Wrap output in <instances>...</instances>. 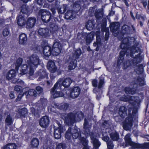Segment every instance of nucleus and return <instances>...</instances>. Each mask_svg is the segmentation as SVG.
I'll list each match as a JSON object with an SVG mask.
<instances>
[{"instance_id":"9","label":"nucleus","mask_w":149,"mask_h":149,"mask_svg":"<svg viewBox=\"0 0 149 149\" xmlns=\"http://www.w3.org/2000/svg\"><path fill=\"white\" fill-rule=\"evenodd\" d=\"M38 15L41 16L43 22L46 23L49 22L52 17V15L50 12L44 9H40L39 10Z\"/></svg>"},{"instance_id":"1","label":"nucleus","mask_w":149,"mask_h":149,"mask_svg":"<svg viewBox=\"0 0 149 149\" xmlns=\"http://www.w3.org/2000/svg\"><path fill=\"white\" fill-rule=\"evenodd\" d=\"M121 101L128 102L130 105L127 106V116L122 122V126L125 130H129L132 127L134 120L138 118L139 107L141 102L138 97L126 96L124 95L120 98Z\"/></svg>"},{"instance_id":"60","label":"nucleus","mask_w":149,"mask_h":149,"mask_svg":"<svg viewBox=\"0 0 149 149\" xmlns=\"http://www.w3.org/2000/svg\"><path fill=\"white\" fill-rule=\"evenodd\" d=\"M93 86L96 88L97 86V79H94L92 82Z\"/></svg>"},{"instance_id":"38","label":"nucleus","mask_w":149,"mask_h":149,"mask_svg":"<svg viewBox=\"0 0 149 149\" xmlns=\"http://www.w3.org/2000/svg\"><path fill=\"white\" fill-rule=\"evenodd\" d=\"M94 15L95 16L97 19L99 20L102 18L103 15V14L101 10H97L95 12Z\"/></svg>"},{"instance_id":"18","label":"nucleus","mask_w":149,"mask_h":149,"mask_svg":"<svg viewBox=\"0 0 149 149\" xmlns=\"http://www.w3.org/2000/svg\"><path fill=\"white\" fill-rule=\"evenodd\" d=\"M39 35L42 36V38H46L48 37L49 36V29L47 28H40L38 31Z\"/></svg>"},{"instance_id":"58","label":"nucleus","mask_w":149,"mask_h":149,"mask_svg":"<svg viewBox=\"0 0 149 149\" xmlns=\"http://www.w3.org/2000/svg\"><path fill=\"white\" fill-rule=\"evenodd\" d=\"M66 146L62 143H60L56 147V149H65Z\"/></svg>"},{"instance_id":"6","label":"nucleus","mask_w":149,"mask_h":149,"mask_svg":"<svg viewBox=\"0 0 149 149\" xmlns=\"http://www.w3.org/2000/svg\"><path fill=\"white\" fill-rule=\"evenodd\" d=\"M82 54V51L80 48H77L74 52V54H75V58H72L70 61L69 65L68 66V69L71 70L74 69L77 66V61L76 59H78L81 54Z\"/></svg>"},{"instance_id":"33","label":"nucleus","mask_w":149,"mask_h":149,"mask_svg":"<svg viewBox=\"0 0 149 149\" xmlns=\"http://www.w3.org/2000/svg\"><path fill=\"white\" fill-rule=\"evenodd\" d=\"M75 114V118L79 121H80L83 119L84 114L81 111H78L74 113Z\"/></svg>"},{"instance_id":"59","label":"nucleus","mask_w":149,"mask_h":149,"mask_svg":"<svg viewBox=\"0 0 149 149\" xmlns=\"http://www.w3.org/2000/svg\"><path fill=\"white\" fill-rule=\"evenodd\" d=\"M2 33L4 36H7L8 35L9 31L8 29H5L3 30Z\"/></svg>"},{"instance_id":"5","label":"nucleus","mask_w":149,"mask_h":149,"mask_svg":"<svg viewBox=\"0 0 149 149\" xmlns=\"http://www.w3.org/2000/svg\"><path fill=\"white\" fill-rule=\"evenodd\" d=\"M72 136L73 139H76L81 136L80 129L76 126L73 128L69 127L65 134V137L68 140H70Z\"/></svg>"},{"instance_id":"55","label":"nucleus","mask_w":149,"mask_h":149,"mask_svg":"<svg viewBox=\"0 0 149 149\" xmlns=\"http://www.w3.org/2000/svg\"><path fill=\"white\" fill-rule=\"evenodd\" d=\"M107 145L108 149H113L114 146L112 141H109L107 142Z\"/></svg>"},{"instance_id":"8","label":"nucleus","mask_w":149,"mask_h":149,"mask_svg":"<svg viewBox=\"0 0 149 149\" xmlns=\"http://www.w3.org/2000/svg\"><path fill=\"white\" fill-rule=\"evenodd\" d=\"M62 117L65 123L69 125H73L75 122V114L73 112L64 113Z\"/></svg>"},{"instance_id":"19","label":"nucleus","mask_w":149,"mask_h":149,"mask_svg":"<svg viewBox=\"0 0 149 149\" xmlns=\"http://www.w3.org/2000/svg\"><path fill=\"white\" fill-rule=\"evenodd\" d=\"M19 44L24 45L26 43L28 39L26 34L24 33H22L19 35Z\"/></svg>"},{"instance_id":"43","label":"nucleus","mask_w":149,"mask_h":149,"mask_svg":"<svg viewBox=\"0 0 149 149\" xmlns=\"http://www.w3.org/2000/svg\"><path fill=\"white\" fill-rule=\"evenodd\" d=\"M57 106V107L60 109L63 110V111H66L68 108L66 107V103L65 102L63 104H61L59 105H55Z\"/></svg>"},{"instance_id":"51","label":"nucleus","mask_w":149,"mask_h":149,"mask_svg":"<svg viewBox=\"0 0 149 149\" xmlns=\"http://www.w3.org/2000/svg\"><path fill=\"white\" fill-rule=\"evenodd\" d=\"M80 141L84 146H88V141L84 137H82Z\"/></svg>"},{"instance_id":"37","label":"nucleus","mask_w":149,"mask_h":149,"mask_svg":"<svg viewBox=\"0 0 149 149\" xmlns=\"http://www.w3.org/2000/svg\"><path fill=\"white\" fill-rule=\"evenodd\" d=\"M31 143L32 147L37 148L39 144V141L38 139L37 138H34L32 140Z\"/></svg>"},{"instance_id":"48","label":"nucleus","mask_w":149,"mask_h":149,"mask_svg":"<svg viewBox=\"0 0 149 149\" xmlns=\"http://www.w3.org/2000/svg\"><path fill=\"white\" fill-rule=\"evenodd\" d=\"M53 49L52 53L54 52L55 55L57 56L61 52V50L59 47L52 48Z\"/></svg>"},{"instance_id":"57","label":"nucleus","mask_w":149,"mask_h":149,"mask_svg":"<svg viewBox=\"0 0 149 149\" xmlns=\"http://www.w3.org/2000/svg\"><path fill=\"white\" fill-rule=\"evenodd\" d=\"M48 109L49 112L51 113H56V110L55 108L54 107L49 106L48 107Z\"/></svg>"},{"instance_id":"20","label":"nucleus","mask_w":149,"mask_h":149,"mask_svg":"<svg viewBox=\"0 0 149 149\" xmlns=\"http://www.w3.org/2000/svg\"><path fill=\"white\" fill-rule=\"evenodd\" d=\"M27 113V110L25 107L19 109L16 114V116L18 118H25Z\"/></svg>"},{"instance_id":"25","label":"nucleus","mask_w":149,"mask_h":149,"mask_svg":"<svg viewBox=\"0 0 149 149\" xmlns=\"http://www.w3.org/2000/svg\"><path fill=\"white\" fill-rule=\"evenodd\" d=\"M138 45V43H136L132 46L129 47L128 49H129L130 51V56L131 57H133L134 54L136 52H138V50L136 49Z\"/></svg>"},{"instance_id":"2","label":"nucleus","mask_w":149,"mask_h":149,"mask_svg":"<svg viewBox=\"0 0 149 149\" xmlns=\"http://www.w3.org/2000/svg\"><path fill=\"white\" fill-rule=\"evenodd\" d=\"M27 62V64H24L21 66V74L24 75L28 73L30 76H32L34 72V69L41 64V60L38 56L33 54L29 57Z\"/></svg>"},{"instance_id":"56","label":"nucleus","mask_w":149,"mask_h":149,"mask_svg":"<svg viewBox=\"0 0 149 149\" xmlns=\"http://www.w3.org/2000/svg\"><path fill=\"white\" fill-rule=\"evenodd\" d=\"M96 42L99 43H100L101 42V38L100 35V32L96 34Z\"/></svg>"},{"instance_id":"22","label":"nucleus","mask_w":149,"mask_h":149,"mask_svg":"<svg viewBox=\"0 0 149 149\" xmlns=\"http://www.w3.org/2000/svg\"><path fill=\"white\" fill-rule=\"evenodd\" d=\"M22 13L24 15H26L27 17H28L30 15V11L29 6L26 4H23L21 6V11Z\"/></svg>"},{"instance_id":"53","label":"nucleus","mask_w":149,"mask_h":149,"mask_svg":"<svg viewBox=\"0 0 149 149\" xmlns=\"http://www.w3.org/2000/svg\"><path fill=\"white\" fill-rule=\"evenodd\" d=\"M36 1L37 3L39 5L40 7L36 8V10H38L42 6L44 3L43 0H35Z\"/></svg>"},{"instance_id":"61","label":"nucleus","mask_w":149,"mask_h":149,"mask_svg":"<svg viewBox=\"0 0 149 149\" xmlns=\"http://www.w3.org/2000/svg\"><path fill=\"white\" fill-rule=\"evenodd\" d=\"M60 45V43L59 42H54L52 48L58 47H58H59Z\"/></svg>"},{"instance_id":"14","label":"nucleus","mask_w":149,"mask_h":149,"mask_svg":"<svg viewBox=\"0 0 149 149\" xmlns=\"http://www.w3.org/2000/svg\"><path fill=\"white\" fill-rule=\"evenodd\" d=\"M37 77H39L38 81H40L42 79L47 78L48 77V73H47L45 70L40 69L36 73Z\"/></svg>"},{"instance_id":"42","label":"nucleus","mask_w":149,"mask_h":149,"mask_svg":"<svg viewBox=\"0 0 149 149\" xmlns=\"http://www.w3.org/2000/svg\"><path fill=\"white\" fill-rule=\"evenodd\" d=\"M131 65V62L129 60H127L123 62V69L124 70L127 69Z\"/></svg>"},{"instance_id":"24","label":"nucleus","mask_w":149,"mask_h":149,"mask_svg":"<svg viewBox=\"0 0 149 149\" xmlns=\"http://www.w3.org/2000/svg\"><path fill=\"white\" fill-rule=\"evenodd\" d=\"M143 59V57L141 55V54L139 53L133 58L132 60V63L134 64H137L141 63Z\"/></svg>"},{"instance_id":"32","label":"nucleus","mask_w":149,"mask_h":149,"mask_svg":"<svg viewBox=\"0 0 149 149\" xmlns=\"http://www.w3.org/2000/svg\"><path fill=\"white\" fill-rule=\"evenodd\" d=\"M95 26V24L93 21L89 20L86 22V29L88 30H91L93 29Z\"/></svg>"},{"instance_id":"11","label":"nucleus","mask_w":149,"mask_h":149,"mask_svg":"<svg viewBox=\"0 0 149 149\" xmlns=\"http://www.w3.org/2000/svg\"><path fill=\"white\" fill-rule=\"evenodd\" d=\"M47 68L51 72L50 77L51 79H54L56 77V76H53L54 73L57 70V68L55 65V63L52 60L49 61L47 64Z\"/></svg>"},{"instance_id":"23","label":"nucleus","mask_w":149,"mask_h":149,"mask_svg":"<svg viewBox=\"0 0 149 149\" xmlns=\"http://www.w3.org/2000/svg\"><path fill=\"white\" fill-rule=\"evenodd\" d=\"M37 91L38 92V93H42L43 92V89L40 86H38L36 87V90L33 89H30L28 91H26L24 92H23V93H37Z\"/></svg>"},{"instance_id":"40","label":"nucleus","mask_w":149,"mask_h":149,"mask_svg":"<svg viewBox=\"0 0 149 149\" xmlns=\"http://www.w3.org/2000/svg\"><path fill=\"white\" fill-rule=\"evenodd\" d=\"M70 93H81V89L79 86H74L72 88H70Z\"/></svg>"},{"instance_id":"12","label":"nucleus","mask_w":149,"mask_h":149,"mask_svg":"<svg viewBox=\"0 0 149 149\" xmlns=\"http://www.w3.org/2000/svg\"><path fill=\"white\" fill-rule=\"evenodd\" d=\"M42 48L44 57L46 60H48L49 58V57L52 54V48L49 45H45L44 46H42Z\"/></svg>"},{"instance_id":"7","label":"nucleus","mask_w":149,"mask_h":149,"mask_svg":"<svg viewBox=\"0 0 149 149\" xmlns=\"http://www.w3.org/2000/svg\"><path fill=\"white\" fill-rule=\"evenodd\" d=\"M132 28L131 29L127 25H124L122 27L120 35L118 37V39L121 40L126 34H133L135 33L136 31L134 27L132 26Z\"/></svg>"},{"instance_id":"35","label":"nucleus","mask_w":149,"mask_h":149,"mask_svg":"<svg viewBox=\"0 0 149 149\" xmlns=\"http://www.w3.org/2000/svg\"><path fill=\"white\" fill-rule=\"evenodd\" d=\"M23 61V59L22 58L19 57L16 60L15 64V70L18 71L19 68L21 65Z\"/></svg>"},{"instance_id":"28","label":"nucleus","mask_w":149,"mask_h":149,"mask_svg":"<svg viewBox=\"0 0 149 149\" xmlns=\"http://www.w3.org/2000/svg\"><path fill=\"white\" fill-rule=\"evenodd\" d=\"M94 35L91 33H88L86 36L85 39L86 45H89L93 39Z\"/></svg>"},{"instance_id":"3","label":"nucleus","mask_w":149,"mask_h":149,"mask_svg":"<svg viewBox=\"0 0 149 149\" xmlns=\"http://www.w3.org/2000/svg\"><path fill=\"white\" fill-rule=\"evenodd\" d=\"M130 37L123 38L121 40H123L121 42L120 47L121 50L120 52L118 57L117 62V67L118 69L120 68V65L124 60V57L126 54L127 56H128L130 54L127 52L128 50L129 47L130 46Z\"/></svg>"},{"instance_id":"63","label":"nucleus","mask_w":149,"mask_h":149,"mask_svg":"<svg viewBox=\"0 0 149 149\" xmlns=\"http://www.w3.org/2000/svg\"><path fill=\"white\" fill-rule=\"evenodd\" d=\"M102 139L104 141L106 142L107 143V142L109 141H108L109 139V138L107 135L102 137Z\"/></svg>"},{"instance_id":"54","label":"nucleus","mask_w":149,"mask_h":149,"mask_svg":"<svg viewBox=\"0 0 149 149\" xmlns=\"http://www.w3.org/2000/svg\"><path fill=\"white\" fill-rule=\"evenodd\" d=\"M30 94H19L17 96V98L16 99V102L20 101L22 97L24 95H25L26 96H28L29 95H30Z\"/></svg>"},{"instance_id":"44","label":"nucleus","mask_w":149,"mask_h":149,"mask_svg":"<svg viewBox=\"0 0 149 149\" xmlns=\"http://www.w3.org/2000/svg\"><path fill=\"white\" fill-rule=\"evenodd\" d=\"M38 102L40 104L39 105L43 107L45 106L47 104L46 100L44 98H41Z\"/></svg>"},{"instance_id":"4","label":"nucleus","mask_w":149,"mask_h":149,"mask_svg":"<svg viewBox=\"0 0 149 149\" xmlns=\"http://www.w3.org/2000/svg\"><path fill=\"white\" fill-rule=\"evenodd\" d=\"M125 146L129 145L134 149H149V142L140 144L132 141L131 138L126 136L125 138Z\"/></svg>"},{"instance_id":"13","label":"nucleus","mask_w":149,"mask_h":149,"mask_svg":"<svg viewBox=\"0 0 149 149\" xmlns=\"http://www.w3.org/2000/svg\"><path fill=\"white\" fill-rule=\"evenodd\" d=\"M36 22V19L34 17H29L26 20V27L28 29H31L35 25Z\"/></svg>"},{"instance_id":"31","label":"nucleus","mask_w":149,"mask_h":149,"mask_svg":"<svg viewBox=\"0 0 149 149\" xmlns=\"http://www.w3.org/2000/svg\"><path fill=\"white\" fill-rule=\"evenodd\" d=\"M109 135L110 138L113 141H117L119 139V134L116 131L111 133Z\"/></svg>"},{"instance_id":"39","label":"nucleus","mask_w":149,"mask_h":149,"mask_svg":"<svg viewBox=\"0 0 149 149\" xmlns=\"http://www.w3.org/2000/svg\"><path fill=\"white\" fill-rule=\"evenodd\" d=\"M137 68L136 70L139 74H142L144 72V66L142 64H140L136 66Z\"/></svg>"},{"instance_id":"50","label":"nucleus","mask_w":149,"mask_h":149,"mask_svg":"<svg viewBox=\"0 0 149 149\" xmlns=\"http://www.w3.org/2000/svg\"><path fill=\"white\" fill-rule=\"evenodd\" d=\"M104 83V79H99V81L98 86V88L100 89L102 88Z\"/></svg>"},{"instance_id":"47","label":"nucleus","mask_w":149,"mask_h":149,"mask_svg":"<svg viewBox=\"0 0 149 149\" xmlns=\"http://www.w3.org/2000/svg\"><path fill=\"white\" fill-rule=\"evenodd\" d=\"M137 81L138 83H139V85L141 86H143L145 84L143 78L138 77L137 79Z\"/></svg>"},{"instance_id":"34","label":"nucleus","mask_w":149,"mask_h":149,"mask_svg":"<svg viewBox=\"0 0 149 149\" xmlns=\"http://www.w3.org/2000/svg\"><path fill=\"white\" fill-rule=\"evenodd\" d=\"M17 145L15 143H10L4 146V149H16Z\"/></svg>"},{"instance_id":"10","label":"nucleus","mask_w":149,"mask_h":149,"mask_svg":"<svg viewBox=\"0 0 149 149\" xmlns=\"http://www.w3.org/2000/svg\"><path fill=\"white\" fill-rule=\"evenodd\" d=\"M57 124L58 127L54 129V136L55 139H58L61 137V134L64 131V126L59 122H58Z\"/></svg>"},{"instance_id":"45","label":"nucleus","mask_w":149,"mask_h":149,"mask_svg":"<svg viewBox=\"0 0 149 149\" xmlns=\"http://www.w3.org/2000/svg\"><path fill=\"white\" fill-rule=\"evenodd\" d=\"M96 9L95 7H91L90 8L88 14L90 16L92 17L94 15L95 12H96Z\"/></svg>"},{"instance_id":"15","label":"nucleus","mask_w":149,"mask_h":149,"mask_svg":"<svg viewBox=\"0 0 149 149\" xmlns=\"http://www.w3.org/2000/svg\"><path fill=\"white\" fill-rule=\"evenodd\" d=\"M49 122V117L45 116L40 119L39 125L42 127L46 128L48 126Z\"/></svg>"},{"instance_id":"62","label":"nucleus","mask_w":149,"mask_h":149,"mask_svg":"<svg viewBox=\"0 0 149 149\" xmlns=\"http://www.w3.org/2000/svg\"><path fill=\"white\" fill-rule=\"evenodd\" d=\"M88 122L86 119L84 120V128L85 129H86L87 128V126L88 125Z\"/></svg>"},{"instance_id":"36","label":"nucleus","mask_w":149,"mask_h":149,"mask_svg":"<svg viewBox=\"0 0 149 149\" xmlns=\"http://www.w3.org/2000/svg\"><path fill=\"white\" fill-rule=\"evenodd\" d=\"M124 91L125 93H136L135 89L129 86H126L125 88Z\"/></svg>"},{"instance_id":"29","label":"nucleus","mask_w":149,"mask_h":149,"mask_svg":"<svg viewBox=\"0 0 149 149\" xmlns=\"http://www.w3.org/2000/svg\"><path fill=\"white\" fill-rule=\"evenodd\" d=\"M72 82V81L71 78H68L65 79L63 80L61 83V84L65 88H67L69 87Z\"/></svg>"},{"instance_id":"46","label":"nucleus","mask_w":149,"mask_h":149,"mask_svg":"<svg viewBox=\"0 0 149 149\" xmlns=\"http://www.w3.org/2000/svg\"><path fill=\"white\" fill-rule=\"evenodd\" d=\"M22 87V86L16 85L14 87V90L16 91L17 93H22L23 92Z\"/></svg>"},{"instance_id":"17","label":"nucleus","mask_w":149,"mask_h":149,"mask_svg":"<svg viewBox=\"0 0 149 149\" xmlns=\"http://www.w3.org/2000/svg\"><path fill=\"white\" fill-rule=\"evenodd\" d=\"M127 107L125 106H120L118 110V114L122 119H124L126 116H127Z\"/></svg>"},{"instance_id":"41","label":"nucleus","mask_w":149,"mask_h":149,"mask_svg":"<svg viewBox=\"0 0 149 149\" xmlns=\"http://www.w3.org/2000/svg\"><path fill=\"white\" fill-rule=\"evenodd\" d=\"M13 122V120L11 115L10 114L8 115L5 119L6 123L10 125L12 124Z\"/></svg>"},{"instance_id":"26","label":"nucleus","mask_w":149,"mask_h":149,"mask_svg":"<svg viewBox=\"0 0 149 149\" xmlns=\"http://www.w3.org/2000/svg\"><path fill=\"white\" fill-rule=\"evenodd\" d=\"M64 17L66 19L71 20L73 19L74 17L73 10H68L65 13Z\"/></svg>"},{"instance_id":"64","label":"nucleus","mask_w":149,"mask_h":149,"mask_svg":"<svg viewBox=\"0 0 149 149\" xmlns=\"http://www.w3.org/2000/svg\"><path fill=\"white\" fill-rule=\"evenodd\" d=\"M109 38V33L106 32L104 36V41H107Z\"/></svg>"},{"instance_id":"16","label":"nucleus","mask_w":149,"mask_h":149,"mask_svg":"<svg viewBox=\"0 0 149 149\" xmlns=\"http://www.w3.org/2000/svg\"><path fill=\"white\" fill-rule=\"evenodd\" d=\"M16 20L17 24L19 26L23 28L25 26L26 20L24 15H18L17 16Z\"/></svg>"},{"instance_id":"27","label":"nucleus","mask_w":149,"mask_h":149,"mask_svg":"<svg viewBox=\"0 0 149 149\" xmlns=\"http://www.w3.org/2000/svg\"><path fill=\"white\" fill-rule=\"evenodd\" d=\"M91 139L94 148H98L101 145V143L99 140L95 138L94 135L91 136Z\"/></svg>"},{"instance_id":"30","label":"nucleus","mask_w":149,"mask_h":149,"mask_svg":"<svg viewBox=\"0 0 149 149\" xmlns=\"http://www.w3.org/2000/svg\"><path fill=\"white\" fill-rule=\"evenodd\" d=\"M60 84H59L58 81H57L54 85L53 87L51 89L50 93H63L62 92L57 91L60 86Z\"/></svg>"},{"instance_id":"21","label":"nucleus","mask_w":149,"mask_h":149,"mask_svg":"<svg viewBox=\"0 0 149 149\" xmlns=\"http://www.w3.org/2000/svg\"><path fill=\"white\" fill-rule=\"evenodd\" d=\"M16 71L14 69L9 71L6 74L7 79L10 80L14 78L16 75Z\"/></svg>"},{"instance_id":"52","label":"nucleus","mask_w":149,"mask_h":149,"mask_svg":"<svg viewBox=\"0 0 149 149\" xmlns=\"http://www.w3.org/2000/svg\"><path fill=\"white\" fill-rule=\"evenodd\" d=\"M107 21L106 18H104L102 19L101 27L102 28H104L106 27L107 25Z\"/></svg>"},{"instance_id":"49","label":"nucleus","mask_w":149,"mask_h":149,"mask_svg":"<svg viewBox=\"0 0 149 149\" xmlns=\"http://www.w3.org/2000/svg\"><path fill=\"white\" fill-rule=\"evenodd\" d=\"M52 95L53 94L54 95L55 94H58L59 95H60L61 96H64L65 94H67V95H68V94H70V96L71 97H72V98H74L77 97L79 95H80V94H73L74 95H75L74 97H72L73 94H52Z\"/></svg>"}]
</instances>
